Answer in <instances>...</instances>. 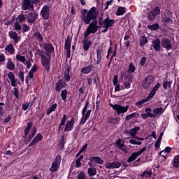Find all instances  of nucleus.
Returning a JSON list of instances; mask_svg holds the SVG:
<instances>
[{"instance_id":"obj_6","label":"nucleus","mask_w":179,"mask_h":179,"mask_svg":"<svg viewBox=\"0 0 179 179\" xmlns=\"http://www.w3.org/2000/svg\"><path fill=\"white\" fill-rule=\"evenodd\" d=\"M155 78L152 76H148L142 81V86L143 89H149L150 86H153Z\"/></svg>"},{"instance_id":"obj_15","label":"nucleus","mask_w":179,"mask_h":179,"mask_svg":"<svg viewBox=\"0 0 179 179\" xmlns=\"http://www.w3.org/2000/svg\"><path fill=\"white\" fill-rule=\"evenodd\" d=\"M75 124V118H71L70 121H67L65 125L64 131L71 132L73 129V125Z\"/></svg>"},{"instance_id":"obj_61","label":"nucleus","mask_w":179,"mask_h":179,"mask_svg":"<svg viewBox=\"0 0 179 179\" xmlns=\"http://www.w3.org/2000/svg\"><path fill=\"white\" fill-rule=\"evenodd\" d=\"M29 107H30V103H29V102L23 103L22 106V110H24V111H26V110H28Z\"/></svg>"},{"instance_id":"obj_57","label":"nucleus","mask_w":179,"mask_h":179,"mask_svg":"<svg viewBox=\"0 0 179 179\" xmlns=\"http://www.w3.org/2000/svg\"><path fill=\"white\" fill-rule=\"evenodd\" d=\"M77 179H86V173L80 171L77 176Z\"/></svg>"},{"instance_id":"obj_16","label":"nucleus","mask_w":179,"mask_h":179,"mask_svg":"<svg viewBox=\"0 0 179 179\" xmlns=\"http://www.w3.org/2000/svg\"><path fill=\"white\" fill-rule=\"evenodd\" d=\"M41 61H42V65L45 68L46 71H50V60L45 55H41Z\"/></svg>"},{"instance_id":"obj_34","label":"nucleus","mask_w":179,"mask_h":179,"mask_svg":"<svg viewBox=\"0 0 179 179\" xmlns=\"http://www.w3.org/2000/svg\"><path fill=\"white\" fill-rule=\"evenodd\" d=\"M5 51L10 53V55H13L15 54V48L12 43L7 45L5 48Z\"/></svg>"},{"instance_id":"obj_2","label":"nucleus","mask_w":179,"mask_h":179,"mask_svg":"<svg viewBox=\"0 0 179 179\" xmlns=\"http://www.w3.org/2000/svg\"><path fill=\"white\" fill-rule=\"evenodd\" d=\"M90 101L89 99H87L85 102V104L82 110V117L80 119V124H85L87 120H89V117H90V114H92V110H88L87 108L89 107Z\"/></svg>"},{"instance_id":"obj_46","label":"nucleus","mask_w":179,"mask_h":179,"mask_svg":"<svg viewBox=\"0 0 179 179\" xmlns=\"http://www.w3.org/2000/svg\"><path fill=\"white\" fill-rule=\"evenodd\" d=\"M65 148V136H62L60 142L59 143V149L62 150Z\"/></svg>"},{"instance_id":"obj_50","label":"nucleus","mask_w":179,"mask_h":179,"mask_svg":"<svg viewBox=\"0 0 179 179\" xmlns=\"http://www.w3.org/2000/svg\"><path fill=\"white\" fill-rule=\"evenodd\" d=\"M172 164L173 167H178L179 166V156H176L174 157L173 160L172 161Z\"/></svg>"},{"instance_id":"obj_55","label":"nucleus","mask_w":179,"mask_h":179,"mask_svg":"<svg viewBox=\"0 0 179 179\" xmlns=\"http://www.w3.org/2000/svg\"><path fill=\"white\" fill-rule=\"evenodd\" d=\"M148 29H150V30H159V29H160V25H159V24L148 25Z\"/></svg>"},{"instance_id":"obj_37","label":"nucleus","mask_w":179,"mask_h":179,"mask_svg":"<svg viewBox=\"0 0 179 179\" xmlns=\"http://www.w3.org/2000/svg\"><path fill=\"white\" fill-rule=\"evenodd\" d=\"M72 43V38L71 37H67L65 41L64 48L67 50V52H69V50H71V43Z\"/></svg>"},{"instance_id":"obj_56","label":"nucleus","mask_w":179,"mask_h":179,"mask_svg":"<svg viewBox=\"0 0 179 179\" xmlns=\"http://www.w3.org/2000/svg\"><path fill=\"white\" fill-rule=\"evenodd\" d=\"M151 13L156 16H157V15H160V8L159 7H155L152 10Z\"/></svg>"},{"instance_id":"obj_63","label":"nucleus","mask_w":179,"mask_h":179,"mask_svg":"<svg viewBox=\"0 0 179 179\" xmlns=\"http://www.w3.org/2000/svg\"><path fill=\"white\" fill-rule=\"evenodd\" d=\"M155 19H156V15L152 14L150 11V13L148 14V20H150L151 22H153Z\"/></svg>"},{"instance_id":"obj_45","label":"nucleus","mask_w":179,"mask_h":179,"mask_svg":"<svg viewBox=\"0 0 179 179\" xmlns=\"http://www.w3.org/2000/svg\"><path fill=\"white\" fill-rule=\"evenodd\" d=\"M136 69V67L134 66V63L131 62L129 65V69L127 70L128 73H134Z\"/></svg>"},{"instance_id":"obj_54","label":"nucleus","mask_w":179,"mask_h":179,"mask_svg":"<svg viewBox=\"0 0 179 179\" xmlns=\"http://www.w3.org/2000/svg\"><path fill=\"white\" fill-rule=\"evenodd\" d=\"M150 176H152V171H145L141 173V177L143 178H145H145H148V177H150Z\"/></svg>"},{"instance_id":"obj_14","label":"nucleus","mask_w":179,"mask_h":179,"mask_svg":"<svg viewBox=\"0 0 179 179\" xmlns=\"http://www.w3.org/2000/svg\"><path fill=\"white\" fill-rule=\"evenodd\" d=\"M99 80V77L96 73H93L90 76L87 77V84L89 86H92V83H96Z\"/></svg>"},{"instance_id":"obj_42","label":"nucleus","mask_w":179,"mask_h":179,"mask_svg":"<svg viewBox=\"0 0 179 179\" xmlns=\"http://www.w3.org/2000/svg\"><path fill=\"white\" fill-rule=\"evenodd\" d=\"M57 103H54L53 105L50 106V108L47 110V112H46L47 115H50L51 113H52L53 111H55V110H57Z\"/></svg>"},{"instance_id":"obj_33","label":"nucleus","mask_w":179,"mask_h":179,"mask_svg":"<svg viewBox=\"0 0 179 179\" xmlns=\"http://www.w3.org/2000/svg\"><path fill=\"white\" fill-rule=\"evenodd\" d=\"M34 37L37 40L39 43L43 42V40H44V36L40 31H36L34 33Z\"/></svg>"},{"instance_id":"obj_7","label":"nucleus","mask_w":179,"mask_h":179,"mask_svg":"<svg viewBox=\"0 0 179 179\" xmlns=\"http://www.w3.org/2000/svg\"><path fill=\"white\" fill-rule=\"evenodd\" d=\"M145 150H146V147L141 148L140 150L136 152H133L131 155L128 158L127 162L132 163V162H134V160H136V159H138V157L141 156V155H142V153H143Z\"/></svg>"},{"instance_id":"obj_62","label":"nucleus","mask_w":179,"mask_h":179,"mask_svg":"<svg viewBox=\"0 0 179 179\" xmlns=\"http://www.w3.org/2000/svg\"><path fill=\"white\" fill-rule=\"evenodd\" d=\"M155 94H156V92L152 90L145 99H148V101H149L150 99H153V96H155Z\"/></svg>"},{"instance_id":"obj_58","label":"nucleus","mask_w":179,"mask_h":179,"mask_svg":"<svg viewBox=\"0 0 179 179\" xmlns=\"http://www.w3.org/2000/svg\"><path fill=\"white\" fill-rule=\"evenodd\" d=\"M92 34V32L87 28L86 31L84 32V38L83 40H89V36Z\"/></svg>"},{"instance_id":"obj_60","label":"nucleus","mask_w":179,"mask_h":179,"mask_svg":"<svg viewBox=\"0 0 179 179\" xmlns=\"http://www.w3.org/2000/svg\"><path fill=\"white\" fill-rule=\"evenodd\" d=\"M129 143H131V145H142V142L137 141L135 139H130L129 140Z\"/></svg>"},{"instance_id":"obj_21","label":"nucleus","mask_w":179,"mask_h":179,"mask_svg":"<svg viewBox=\"0 0 179 179\" xmlns=\"http://www.w3.org/2000/svg\"><path fill=\"white\" fill-rule=\"evenodd\" d=\"M43 141V135L41 134L38 133L36 134V136L34 137V138L32 140V141L29 144V147L33 146L34 145H36V143Z\"/></svg>"},{"instance_id":"obj_3","label":"nucleus","mask_w":179,"mask_h":179,"mask_svg":"<svg viewBox=\"0 0 179 179\" xmlns=\"http://www.w3.org/2000/svg\"><path fill=\"white\" fill-rule=\"evenodd\" d=\"M99 24L101 27H113L115 24V20L110 19V17L108 16L104 20L103 18L99 20Z\"/></svg>"},{"instance_id":"obj_41","label":"nucleus","mask_w":179,"mask_h":179,"mask_svg":"<svg viewBox=\"0 0 179 179\" xmlns=\"http://www.w3.org/2000/svg\"><path fill=\"white\" fill-rule=\"evenodd\" d=\"M148 101H149V99L145 98L144 99H142V100L136 102V106L137 107H138V108H142V107H143V103H148Z\"/></svg>"},{"instance_id":"obj_53","label":"nucleus","mask_w":179,"mask_h":179,"mask_svg":"<svg viewBox=\"0 0 179 179\" xmlns=\"http://www.w3.org/2000/svg\"><path fill=\"white\" fill-rule=\"evenodd\" d=\"M162 22L164 23V24H171L173 23V20L170 17H164L162 20Z\"/></svg>"},{"instance_id":"obj_49","label":"nucleus","mask_w":179,"mask_h":179,"mask_svg":"<svg viewBox=\"0 0 179 179\" xmlns=\"http://www.w3.org/2000/svg\"><path fill=\"white\" fill-rule=\"evenodd\" d=\"M27 18V16L26 15H20L17 18V20H18V22H20V23H23V22H26V19Z\"/></svg>"},{"instance_id":"obj_35","label":"nucleus","mask_w":179,"mask_h":179,"mask_svg":"<svg viewBox=\"0 0 179 179\" xmlns=\"http://www.w3.org/2000/svg\"><path fill=\"white\" fill-rule=\"evenodd\" d=\"M171 83H173V81L171 80L165 79L163 82V87L166 90H169V89H171Z\"/></svg>"},{"instance_id":"obj_48","label":"nucleus","mask_w":179,"mask_h":179,"mask_svg":"<svg viewBox=\"0 0 179 179\" xmlns=\"http://www.w3.org/2000/svg\"><path fill=\"white\" fill-rule=\"evenodd\" d=\"M31 127H33V122L28 123L27 127L24 130L25 136H27V135H29V132L31 129Z\"/></svg>"},{"instance_id":"obj_39","label":"nucleus","mask_w":179,"mask_h":179,"mask_svg":"<svg viewBox=\"0 0 179 179\" xmlns=\"http://www.w3.org/2000/svg\"><path fill=\"white\" fill-rule=\"evenodd\" d=\"M87 173L90 177H93L97 174V169L95 167H90L87 170Z\"/></svg>"},{"instance_id":"obj_10","label":"nucleus","mask_w":179,"mask_h":179,"mask_svg":"<svg viewBox=\"0 0 179 179\" xmlns=\"http://www.w3.org/2000/svg\"><path fill=\"white\" fill-rule=\"evenodd\" d=\"M41 15L42 16L44 20H47L50 17V7L47 5H45L41 11Z\"/></svg>"},{"instance_id":"obj_11","label":"nucleus","mask_w":179,"mask_h":179,"mask_svg":"<svg viewBox=\"0 0 179 179\" xmlns=\"http://www.w3.org/2000/svg\"><path fill=\"white\" fill-rule=\"evenodd\" d=\"M8 78L10 82L12 87H16L17 86V78L15 76V74L12 71L8 73Z\"/></svg>"},{"instance_id":"obj_52","label":"nucleus","mask_w":179,"mask_h":179,"mask_svg":"<svg viewBox=\"0 0 179 179\" xmlns=\"http://www.w3.org/2000/svg\"><path fill=\"white\" fill-rule=\"evenodd\" d=\"M68 96V91L66 90H64L62 91L61 97L63 101H66V96Z\"/></svg>"},{"instance_id":"obj_64","label":"nucleus","mask_w":179,"mask_h":179,"mask_svg":"<svg viewBox=\"0 0 179 179\" xmlns=\"http://www.w3.org/2000/svg\"><path fill=\"white\" fill-rule=\"evenodd\" d=\"M14 27L17 31L22 30V27L20 26V23H19V22H15Z\"/></svg>"},{"instance_id":"obj_24","label":"nucleus","mask_w":179,"mask_h":179,"mask_svg":"<svg viewBox=\"0 0 179 179\" xmlns=\"http://www.w3.org/2000/svg\"><path fill=\"white\" fill-rule=\"evenodd\" d=\"M161 42H160V39L159 38H156L155 40L152 41V45L153 46L154 50H155V51H160L162 46L160 45Z\"/></svg>"},{"instance_id":"obj_26","label":"nucleus","mask_w":179,"mask_h":179,"mask_svg":"<svg viewBox=\"0 0 179 179\" xmlns=\"http://www.w3.org/2000/svg\"><path fill=\"white\" fill-rule=\"evenodd\" d=\"M43 49L48 54H52V52H54V46H52L51 43H44Z\"/></svg>"},{"instance_id":"obj_19","label":"nucleus","mask_w":179,"mask_h":179,"mask_svg":"<svg viewBox=\"0 0 179 179\" xmlns=\"http://www.w3.org/2000/svg\"><path fill=\"white\" fill-rule=\"evenodd\" d=\"M116 147L120 150H122L124 153H128V150H127V146L125 144L122 143V140L119 139L116 143Z\"/></svg>"},{"instance_id":"obj_4","label":"nucleus","mask_w":179,"mask_h":179,"mask_svg":"<svg viewBox=\"0 0 179 179\" xmlns=\"http://www.w3.org/2000/svg\"><path fill=\"white\" fill-rule=\"evenodd\" d=\"M110 107L113 108V110H115L118 115L120 114H124L128 111V108H129V106H122L120 104H113L109 103Z\"/></svg>"},{"instance_id":"obj_40","label":"nucleus","mask_w":179,"mask_h":179,"mask_svg":"<svg viewBox=\"0 0 179 179\" xmlns=\"http://www.w3.org/2000/svg\"><path fill=\"white\" fill-rule=\"evenodd\" d=\"M109 124H117V122H120L121 121V118L120 117H110L108 119Z\"/></svg>"},{"instance_id":"obj_31","label":"nucleus","mask_w":179,"mask_h":179,"mask_svg":"<svg viewBox=\"0 0 179 179\" xmlns=\"http://www.w3.org/2000/svg\"><path fill=\"white\" fill-rule=\"evenodd\" d=\"M66 120H68V116L65 114L63 115V117L58 127V132H61V131L64 129V126L65 125V122H66Z\"/></svg>"},{"instance_id":"obj_28","label":"nucleus","mask_w":179,"mask_h":179,"mask_svg":"<svg viewBox=\"0 0 179 179\" xmlns=\"http://www.w3.org/2000/svg\"><path fill=\"white\" fill-rule=\"evenodd\" d=\"M92 69H93V64H90L86 67H83L80 69L81 73H84V75H87L92 72Z\"/></svg>"},{"instance_id":"obj_29","label":"nucleus","mask_w":179,"mask_h":179,"mask_svg":"<svg viewBox=\"0 0 179 179\" xmlns=\"http://www.w3.org/2000/svg\"><path fill=\"white\" fill-rule=\"evenodd\" d=\"M83 49L85 51H89V48H90L92 44V41H90L89 39H83Z\"/></svg>"},{"instance_id":"obj_32","label":"nucleus","mask_w":179,"mask_h":179,"mask_svg":"<svg viewBox=\"0 0 179 179\" xmlns=\"http://www.w3.org/2000/svg\"><path fill=\"white\" fill-rule=\"evenodd\" d=\"M101 54H103V51H101V50H96V58L94 59L96 62L95 65H99V64L101 62Z\"/></svg>"},{"instance_id":"obj_5","label":"nucleus","mask_w":179,"mask_h":179,"mask_svg":"<svg viewBox=\"0 0 179 179\" xmlns=\"http://www.w3.org/2000/svg\"><path fill=\"white\" fill-rule=\"evenodd\" d=\"M61 155H57L55 161L52 163L51 167L49 169L50 173H55L58 171L59 166H61Z\"/></svg>"},{"instance_id":"obj_30","label":"nucleus","mask_w":179,"mask_h":179,"mask_svg":"<svg viewBox=\"0 0 179 179\" xmlns=\"http://www.w3.org/2000/svg\"><path fill=\"white\" fill-rule=\"evenodd\" d=\"M89 160L92 163H96V164H103V163H104L100 157H90Z\"/></svg>"},{"instance_id":"obj_36","label":"nucleus","mask_w":179,"mask_h":179,"mask_svg":"<svg viewBox=\"0 0 179 179\" xmlns=\"http://www.w3.org/2000/svg\"><path fill=\"white\" fill-rule=\"evenodd\" d=\"M6 68L7 69H9V71H14V69L16 68V66H15V63L12 62V59H8Z\"/></svg>"},{"instance_id":"obj_27","label":"nucleus","mask_w":179,"mask_h":179,"mask_svg":"<svg viewBox=\"0 0 179 179\" xmlns=\"http://www.w3.org/2000/svg\"><path fill=\"white\" fill-rule=\"evenodd\" d=\"M71 76H72V73H71V69L69 66H67L64 71V80L66 82H69V80H71Z\"/></svg>"},{"instance_id":"obj_47","label":"nucleus","mask_w":179,"mask_h":179,"mask_svg":"<svg viewBox=\"0 0 179 179\" xmlns=\"http://www.w3.org/2000/svg\"><path fill=\"white\" fill-rule=\"evenodd\" d=\"M16 59H17V61H20V62H22V64L26 65V57L20 55V54H17Z\"/></svg>"},{"instance_id":"obj_22","label":"nucleus","mask_w":179,"mask_h":179,"mask_svg":"<svg viewBox=\"0 0 179 179\" xmlns=\"http://www.w3.org/2000/svg\"><path fill=\"white\" fill-rule=\"evenodd\" d=\"M161 45L164 48L170 50V48H171V41H170L169 38H164L161 42Z\"/></svg>"},{"instance_id":"obj_12","label":"nucleus","mask_w":179,"mask_h":179,"mask_svg":"<svg viewBox=\"0 0 179 179\" xmlns=\"http://www.w3.org/2000/svg\"><path fill=\"white\" fill-rule=\"evenodd\" d=\"M37 16H38V13H36L34 10H33V11L29 12V13L27 15L28 23H34V22H36V19H37Z\"/></svg>"},{"instance_id":"obj_44","label":"nucleus","mask_w":179,"mask_h":179,"mask_svg":"<svg viewBox=\"0 0 179 179\" xmlns=\"http://www.w3.org/2000/svg\"><path fill=\"white\" fill-rule=\"evenodd\" d=\"M131 118H139V113H134L127 115L126 120L128 121V120H131Z\"/></svg>"},{"instance_id":"obj_9","label":"nucleus","mask_w":179,"mask_h":179,"mask_svg":"<svg viewBox=\"0 0 179 179\" xmlns=\"http://www.w3.org/2000/svg\"><path fill=\"white\" fill-rule=\"evenodd\" d=\"M138 131H141V127H136L133 128L129 131L130 136H131V138H135V139H137V141H145V138L136 136L138 134Z\"/></svg>"},{"instance_id":"obj_43","label":"nucleus","mask_w":179,"mask_h":179,"mask_svg":"<svg viewBox=\"0 0 179 179\" xmlns=\"http://www.w3.org/2000/svg\"><path fill=\"white\" fill-rule=\"evenodd\" d=\"M125 12L126 10L124 7H119L117 10L116 16H122Z\"/></svg>"},{"instance_id":"obj_38","label":"nucleus","mask_w":179,"mask_h":179,"mask_svg":"<svg viewBox=\"0 0 179 179\" xmlns=\"http://www.w3.org/2000/svg\"><path fill=\"white\" fill-rule=\"evenodd\" d=\"M166 111V108H163V107L157 108L152 110L155 115H160V114H163Z\"/></svg>"},{"instance_id":"obj_18","label":"nucleus","mask_w":179,"mask_h":179,"mask_svg":"<svg viewBox=\"0 0 179 179\" xmlns=\"http://www.w3.org/2000/svg\"><path fill=\"white\" fill-rule=\"evenodd\" d=\"M116 147L120 150H122L124 153H128V150H127V146L125 144L122 143V140L119 139L116 143Z\"/></svg>"},{"instance_id":"obj_51","label":"nucleus","mask_w":179,"mask_h":179,"mask_svg":"<svg viewBox=\"0 0 179 179\" xmlns=\"http://www.w3.org/2000/svg\"><path fill=\"white\" fill-rule=\"evenodd\" d=\"M148 43V38H146V36H141V38H140V46L142 47V45H144V44H146Z\"/></svg>"},{"instance_id":"obj_25","label":"nucleus","mask_w":179,"mask_h":179,"mask_svg":"<svg viewBox=\"0 0 179 179\" xmlns=\"http://www.w3.org/2000/svg\"><path fill=\"white\" fill-rule=\"evenodd\" d=\"M121 167V162H112V163H107L106 165V169H120Z\"/></svg>"},{"instance_id":"obj_17","label":"nucleus","mask_w":179,"mask_h":179,"mask_svg":"<svg viewBox=\"0 0 179 179\" xmlns=\"http://www.w3.org/2000/svg\"><path fill=\"white\" fill-rule=\"evenodd\" d=\"M8 36L10 38L13 40L15 44H17V42L20 41V36L17 34L16 31H10L8 32Z\"/></svg>"},{"instance_id":"obj_1","label":"nucleus","mask_w":179,"mask_h":179,"mask_svg":"<svg viewBox=\"0 0 179 179\" xmlns=\"http://www.w3.org/2000/svg\"><path fill=\"white\" fill-rule=\"evenodd\" d=\"M81 20L84 24H90V22L97 20V13H96V7H92L90 10L83 9L81 11Z\"/></svg>"},{"instance_id":"obj_20","label":"nucleus","mask_w":179,"mask_h":179,"mask_svg":"<svg viewBox=\"0 0 179 179\" xmlns=\"http://www.w3.org/2000/svg\"><path fill=\"white\" fill-rule=\"evenodd\" d=\"M65 81L64 80H59L57 83H55V90L56 92H61L64 87H65Z\"/></svg>"},{"instance_id":"obj_13","label":"nucleus","mask_w":179,"mask_h":179,"mask_svg":"<svg viewBox=\"0 0 179 179\" xmlns=\"http://www.w3.org/2000/svg\"><path fill=\"white\" fill-rule=\"evenodd\" d=\"M99 26H97V20L95 21H92L90 24L87 26L88 29L92 32V34H94L99 30Z\"/></svg>"},{"instance_id":"obj_23","label":"nucleus","mask_w":179,"mask_h":179,"mask_svg":"<svg viewBox=\"0 0 179 179\" xmlns=\"http://www.w3.org/2000/svg\"><path fill=\"white\" fill-rule=\"evenodd\" d=\"M131 83H132V76L126 77L123 82L124 87L122 89H129L131 87Z\"/></svg>"},{"instance_id":"obj_59","label":"nucleus","mask_w":179,"mask_h":179,"mask_svg":"<svg viewBox=\"0 0 179 179\" xmlns=\"http://www.w3.org/2000/svg\"><path fill=\"white\" fill-rule=\"evenodd\" d=\"M145 113H147V115H148V117H150V118H153V117H155V115L152 113V109L150 108H146Z\"/></svg>"},{"instance_id":"obj_8","label":"nucleus","mask_w":179,"mask_h":179,"mask_svg":"<svg viewBox=\"0 0 179 179\" xmlns=\"http://www.w3.org/2000/svg\"><path fill=\"white\" fill-rule=\"evenodd\" d=\"M22 9V10H34V4L30 0H23Z\"/></svg>"}]
</instances>
